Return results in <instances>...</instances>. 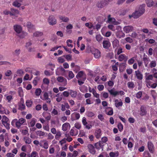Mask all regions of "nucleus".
Masks as SVG:
<instances>
[{"label": "nucleus", "mask_w": 157, "mask_h": 157, "mask_svg": "<svg viewBox=\"0 0 157 157\" xmlns=\"http://www.w3.org/2000/svg\"><path fill=\"white\" fill-rule=\"evenodd\" d=\"M68 91L70 92V95L72 98H75L77 97L78 92L76 91L69 90H68Z\"/></svg>", "instance_id": "obj_24"}, {"label": "nucleus", "mask_w": 157, "mask_h": 157, "mask_svg": "<svg viewBox=\"0 0 157 157\" xmlns=\"http://www.w3.org/2000/svg\"><path fill=\"white\" fill-rule=\"evenodd\" d=\"M117 127L119 130L120 132L122 131L123 129V126L121 123L120 122L117 125Z\"/></svg>", "instance_id": "obj_46"}, {"label": "nucleus", "mask_w": 157, "mask_h": 157, "mask_svg": "<svg viewBox=\"0 0 157 157\" xmlns=\"http://www.w3.org/2000/svg\"><path fill=\"white\" fill-rule=\"evenodd\" d=\"M146 108L144 105H142L140 107V115L141 116L145 115L147 113Z\"/></svg>", "instance_id": "obj_18"}, {"label": "nucleus", "mask_w": 157, "mask_h": 157, "mask_svg": "<svg viewBox=\"0 0 157 157\" xmlns=\"http://www.w3.org/2000/svg\"><path fill=\"white\" fill-rule=\"evenodd\" d=\"M39 80V78L38 77L35 78L33 81V83L35 86H36Z\"/></svg>", "instance_id": "obj_61"}, {"label": "nucleus", "mask_w": 157, "mask_h": 157, "mask_svg": "<svg viewBox=\"0 0 157 157\" xmlns=\"http://www.w3.org/2000/svg\"><path fill=\"white\" fill-rule=\"evenodd\" d=\"M3 92H5L6 90V88L5 86L2 85H0V93L2 92V91Z\"/></svg>", "instance_id": "obj_59"}, {"label": "nucleus", "mask_w": 157, "mask_h": 157, "mask_svg": "<svg viewBox=\"0 0 157 157\" xmlns=\"http://www.w3.org/2000/svg\"><path fill=\"white\" fill-rule=\"evenodd\" d=\"M145 5L143 4L141 5L137 10H136L135 12L132 13L131 15H129L130 18L133 17L134 18H137L143 14L145 11Z\"/></svg>", "instance_id": "obj_1"}, {"label": "nucleus", "mask_w": 157, "mask_h": 157, "mask_svg": "<svg viewBox=\"0 0 157 157\" xmlns=\"http://www.w3.org/2000/svg\"><path fill=\"white\" fill-rule=\"evenodd\" d=\"M142 94V92L139 91L136 94V97L137 98H140L141 97Z\"/></svg>", "instance_id": "obj_60"}, {"label": "nucleus", "mask_w": 157, "mask_h": 157, "mask_svg": "<svg viewBox=\"0 0 157 157\" xmlns=\"http://www.w3.org/2000/svg\"><path fill=\"white\" fill-rule=\"evenodd\" d=\"M13 29L16 33L18 34L21 33L22 30L21 27L18 25H15L13 26Z\"/></svg>", "instance_id": "obj_16"}, {"label": "nucleus", "mask_w": 157, "mask_h": 157, "mask_svg": "<svg viewBox=\"0 0 157 157\" xmlns=\"http://www.w3.org/2000/svg\"><path fill=\"white\" fill-rule=\"evenodd\" d=\"M23 0H15L13 3L12 5L14 7L19 8L21 5V2Z\"/></svg>", "instance_id": "obj_20"}, {"label": "nucleus", "mask_w": 157, "mask_h": 157, "mask_svg": "<svg viewBox=\"0 0 157 157\" xmlns=\"http://www.w3.org/2000/svg\"><path fill=\"white\" fill-rule=\"evenodd\" d=\"M25 121L26 120L25 119L22 118L19 119L18 120L17 119H14L12 120L11 124L13 126H14L15 124L16 127L19 128Z\"/></svg>", "instance_id": "obj_2"}, {"label": "nucleus", "mask_w": 157, "mask_h": 157, "mask_svg": "<svg viewBox=\"0 0 157 157\" xmlns=\"http://www.w3.org/2000/svg\"><path fill=\"white\" fill-rule=\"evenodd\" d=\"M111 44L109 40H104L103 42V47L104 48L108 49L110 47Z\"/></svg>", "instance_id": "obj_19"}, {"label": "nucleus", "mask_w": 157, "mask_h": 157, "mask_svg": "<svg viewBox=\"0 0 157 157\" xmlns=\"http://www.w3.org/2000/svg\"><path fill=\"white\" fill-rule=\"evenodd\" d=\"M143 59L144 62V65L145 67H147L149 62L150 61L149 58L146 57H144Z\"/></svg>", "instance_id": "obj_39"}, {"label": "nucleus", "mask_w": 157, "mask_h": 157, "mask_svg": "<svg viewBox=\"0 0 157 157\" xmlns=\"http://www.w3.org/2000/svg\"><path fill=\"white\" fill-rule=\"evenodd\" d=\"M43 83L46 84L47 85H48L50 81L49 79H48L47 78H45L43 79Z\"/></svg>", "instance_id": "obj_54"}, {"label": "nucleus", "mask_w": 157, "mask_h": 157, "mask_svg": "<svg viewBox=\"0 0 157 157\" xmlns=\"http://www.w3.org/2000/svg\"><path fill=\"white\" fill-rule=\"evenodd\" d=\"M112 44L113 48L117 47L119 45L118 40L116 39H115L113 41Z\"/></svg>", "instance_id": "obj_36"}, {"label": "nucleus", "mask_w": 157, "mask_h": 157, "mask_svg": "<svg viewBox=\"0 0 157 157\" xmlns=\"http://www.w3.org/2000/svg\"><path fill=\"white\" fill-rule=\"evenodd\" d=\"M24 26L28 27V30L30 32H32L34 29V27L30 22H27L24 24Z\"/></svg>", "instance_id": "obj_11"}, {"label": "nucleus", "mask_w": 157, "mask_h": 157, "mask_svg": "<svg viewBox=\"0 0 157 157\" xmlns=\"http://www.w3.org/2000/svg\"><path fill=\"white\" fill-rule=\"evenodd\" d=\"M59 18L62 21L65 22H68L69 20L68 17L65 16H60L59 17Z\"/></svg>", "instance_id": "obj_35"}, {"label": "nucleus", "mask_w": 157, "mask_h": 157, "mask_svg": "<svg viewBox=\"0 0 157 157\" xmlns=\"http://www.w3.org/2000/svg\"><path fill=\"white\" fill-rule=\"evenodd\" d=\"M10 113V112L7 110L6 108L4 107L3 108V109H2L1 111H0V113L1 114H5L6 115L9 114Z\"/></svg>", "instance_id": "obj_38"}, {"label": "nucleus", "mask_w": 157, "mask_h": 157, "mask_svg": "<svg viewBox=\"0 0 157 157\" xmlns=\"http://www.w3.org/2000/svg\"><path fill=\"white\" fill-rule=\"evenodd\" d=\"M133 27L132 26H128L124 27L123 30L126 33H128L133 30Z\"/></svg>", "instance_id": "obj_22"}, {"label": "nucleus", "mask_w": 157, "mask_h": 157, "mask_svg": "<svg viewBox=\"0 0 157 157\" xmlns=\"http://www.w3.org/2000/svg\"><path fill=\"white\" fill-rule=\"evenodd\" d=\"M108 141V139L106 137H103L101 138V141H99L98 143H96L95 144V147L97 149H99V148L103 146V143H105Z\"/></svg>", "instance_id": "obj_3"}, {"label": "nucleus", "mask_w": 157, "mask_h": 157, "mask_svg": "<svg viewBox=\"0 0 157 157\" xmlns=\"http://www.w3.org/2000/svg\"><path fill=\"white\" fill-rule=\"evenodd\" d=\"M10 12V16L14 17H16V15L19 13V11L18 10L13 8H11Z\"/></svg>", "instance_id": "obj_17"}, {"label": "nucleus", "mask_w": 157, "mask_h": 157, "mask_svg": "<svg viewBox=\"0 0 157 157\" xmlns=\"http://www.w3.org/2000/svg\"><path fill=\"white\" fill-rule=\"evenodd\" d=\"M135 76L138 79L141 80L143 79V75L140 71L138 70L135 71Z\"/></svg>", "instance_id": "obj_14"}, {"label": "nucleus", "mask_w": 157, "mask_h": 157, "mask_svg": "<svg viewBox=\"0 0 157 157\" xmlns=\"http://www.w3.org/2000/svg\"><path fill=\"white\" fill-rule=\"evenodd\" d=\"M56 134L55 136V138L57 140H58L59 137L61 136V133L60 132H57L56 133Z\"/></svg>", "instance_id": "obj_56"}, {"label": "nucleus", "mask_w": 157, "mask_h": 157, "mask_svg": "<svg viewBox=\"0 0 157 157\" xmlns=\"http://www.w3.org/2000/svg\"><path fill=\"white\" fill-rule=\"evenodd\" d=\"M92 93L94 96L96 98H100V95H99V94H98L96 90H95L94 89V88H93L92 89Z\"/></svg>", "instance_id": "obj_44"}, {"label": "nucleus", "mask_w": 157, "mask_h": 157, "mask_svg": "<svg viewBox=\"0 0 157 157\" xmlns=\"http://www.w3.org/2000/svg\"><path fill=\"white\" fill-rule=\"evenodd\" d=\"M91 52L95 58L98 59L101 57V52L97 49H93L92 50Z\"/></svg>", "instance_id": "obj_7"}, {"label": "nucleus", "mask_w": 157, "mask_h": 157, "mask_svg": "<svg viewBox=\"0 0 157 157\" xmlns=\"http://www.w3.org/2000/svg\"><path fill=\"white\" fill-rule=\"evenodd\" d=\"M78 133V130L76 128H73L70 130V134L72 136H76Z\"/></svg>", "instance_id": "obj_25"}, {"label": "nucleus", "mask_w": 157, "mask_h": 157, "mask_svg": "<svg viewBox=\"0 0 157 157\" xmlns=\"http://www.w3.org/2000/svg\"><path fill=\"white\" fill-rule=\"evenodd\" d=\"M17 75L19 76H21L24 74L23 71L21 69H18L16 72Z\"/></svg>", "instance_id": "obj_45"}, {"label": "nucleus", "mask_w": 157, "mask_h": 157, "mask_svg": "<svg viewBox=\"0 0 157 157\" xmlns=\"http://www.w3.org/2000/svg\"><path fill=\"white\" fill-rule=\"evenodd\" d=\"M128 87L129 88L133 89L135 87V85L132 82H129L127 83Z\"/></svg>", "instance_id": "obj_42"}, {"label": "nucleus", "mask_w": 157, "mask_h": 157, "mask_svg": "<svg viewBox=\"0 0 157 157\" xmlns=\"http://www.w3.org/2000/svg\"><path fill=\"white\" fill-rule=\"evenodd\" d=\"M44 74L47 76H49L52 75V73L47 70L44 71Z\"/></svg>", "instance_id": "obj_57"}, {"label": "nucleus", "mask_w": 157, "mask_h": 157, "mask_svg": "<svg viewBox=\"0 0 157 157\" xmlns=\"http://www.w3.org/2000/svg\"><path fill=\"white\" fill-rule=\"evenodd\" d=\"M126 67V64L124 63H122L120 66V70L122 71H123Z\"/></svg>", "instance_id": "obj_50"}, {"label": "nucleus", "mask_w": 157, "mask_h": 157, "mask_svg": "<svg viewBox=\"0 0 157 157\" xmlns=\"http://www.w3.org/2000/svg\"><path fill=\"white\" fill-rule=\"evenodd\" d=\"M86 74L83 71H81L79 72L76 76V77L78 79L80 78L82 79V80L85 81L86 79Z\"/></svg>", "instance_id": "obj_6"}, {"label": "nucleus", "mask_w": 157, "mask_h": 157, "mask_svg": "<svg viewBox=\"0 0 157 157\" xmlns=\"http://www.w3.org/2000/svg\"><path fill=\"white\" fill-rule=\"evenodd\" d=\"M70 127V124L68 123H66L63 124L62 126V130L63 131H66L67 130L68 127Z\"/></svg>", "instance_id": "obj_33"}, {"label": "nucleus", "mask_w": 157, "mask_h": 157, "mask_svg": "<svg viewBox=\"0 0 157 157\" xmlns=\"http://www.w3.org/2000/svg\"><path fill=\"white\" fill-rule=\"evenodd\" d=\"M36 120L34 118L32 119L29 121L28 122V124L29 127H33L35 125L36 122Z\"/></svg>", "instance_id": "obj_27"}, {"label": "nucleus", "mask_w": 157, "mask_h": 157, "mask_svg": "<svg viewBox=\"0 0 157 157\" xmlns=\"http://www.w3.org/2000/svg\"><path fill=\"white\" fill-rule=\"evenodd\" d=\"M58 61L59 63H62L64 62L65 60L62 57H59L58 58Z\"/></svg>", "instance_id": "obj_64"}, {"label": "nucleus", "mask_w": 157, "mask_h": 157, "mask_svg": "<svg viewBox=\"0 0 157 157\" xmlns=\"http://www.w3.org/2000/svg\"><path fill=\"white\" fill-rule=\"evenodd\" d=\"M147 148L151 153H153L155 150V146L153 143L151 141H149L147 144Z\"/></svg>", "instance_id": "obj_5"}, {"label": "nucleus", "mask_w": 157, "mask_h": 157, "mask_svg": "<svg viewBox=\"0 0 157 157\" xmlns=\"http://www.w3.org/2000/svg\"><path fill=\"white\" fill-rule=\"evenodd\" d=\"M57 80L58 82L62 83V86H66L67 84V79L62 76L58 77Z\"/></svg>", "instance_id": "obj_10"}, {"label": "nucleus", "mask_w": 157, "mask_h": 157, "mask_svg": "<svg viewBox=\"0 0 157 157\" xmlns=\"http://www.w3.org/2000/svg\"><path fill=\"white\" fill-rule=\"evenodd\" d=\"M25 108V106L24 104L23 99H21L20 102L19 103V109L21 110H24Z\"/></svg>", "instance_id": "obj_23"}, {"label": "nucleus", "mask_w": 157, "mask_h": 157, "mask_svg": "<svg viewBox=\"0 0 157 157\" xmlns=\"http://www.w3.org/2000/svg\"><path fill=\"white\" fill-rule=\"evenodd\" d=\"M135 57H133L129 59L128 60V63L129 65H131L135 61Z\"/></svg>", "instance_id": "obj_49"}, {"label": "nucleus", "mask_w": 157, "mask_h": 157, "mask_svg": "<svg viewBox=\"0 0 157 157\" xmlns=\"http://www.w3.org/2000/svg\"><path fill=\"white\" fill-rule=\"evenodd\" d=\"M9 120L6 116H3L2 117V123L5 121H9Z\"/></svg>", "instance_id": "obj_58"}, {"label": "nucleus", "mask_w": 157, "mask_h": 157, "mask_svg": "<svg viewBox=\"0 0 157 157\" xmlns=\"http://www.w3.org/2000/svg\"><path fill=\"white\" fill-rule=\"evenodd\" d=\"M116 36L117 37L121 38L124 37L125 35L122 31H119L116 33Z\"/></svg>", "instance_id": "obj_31"}, {"label": "nucleus", "mask_w": 157, "mask_h": 157, "mask_svg": "<svg viewBox=\"0 0 157 157\" xmlns=\"http://www.w3.org/2000/svg\"><path fill=\"white\" fill-rule=\"evenodd\" d=\"M66 156V153L65 151H62L61 153L57 152L56 156V157H65Z\"/></svg>", "instance_id": "obj_34"}, {"label": "nucleus", "mask_w": 157, "mask_h": 157, "mask_svg": "<svg viewBox=\"0 0 157 157\" xmlns=\"http://www.w3.org/2000/svg\"><path fill=\"white\" fill-rule=\"evenodd\" d=\"M67 71L65 70L62 67H59L56 70V74L57 75H60L59 72H62L61 75L64 76V74Z\"/></svg>", "instance_id": "obj_12"}, {"label": "nucleus", "mask_w": 157, "mask_h": 157, "mask_svg": "<svg viewBox=\"0 0 157 157\" xmlns=\"http://www.w3.org/2000/svg\"><path fill=\"white\" fill-rule=\"evenodd\" d=\"M115 105L117 107H118L119 106H121L122 105L123 103L121 101L118 102V100L117 99H116L115 101Z\"/></svg>", "instance_id": "obj_40"}, {"label": "nucleus", "mask_w": 157, "mask_h": 157, "mask_svg": "<svg viewBox=\"0 0 157 157\" xmlns=\"http://www.w3.org/2000/svg\"><path fill=\"white\" fill-rule=\"evenodd\" d=\"M40 146L45 149H47L48 147V141L47 140H42L40 143Z\"/></svg>", "instance_id": "obj_15"}, {"label": "nucleus", "mask_w": 157, "mask_h": 157, "mask_svg": "<svg viewBox=\"0 0 157 157\" xmlns=\"http://www.w3.org/2000/svg\"><path fill=\"white\" fill-rule=\"evenodd\" d=\"M146 2L147 6L148 7H151L154 3L152 0H146Z\"/></svg>", "instance_id": "obj_37"}, {"label": "nucleus", "mask_w": 157, "mask_h": 157, "mask_svg": "<svg viewBox=\"0 0 157 157\" xmlns=\"http://www.w3.org/2000/svg\"><path fill=\"white\" fill-rule=\"evenodd\" d=\"M4 96L6 97V100L8 102H10L11 100L13 99V97L12 95H8L7 94H5Z\"/></svg>", "instance_id": "obj_43"}, {"label": "nucleus", "mask_w": 157, "mask_h": 157, "mask_svg": "<svg viewBox=\"0 0 157 157\" xmlns=\"http://www.w3.org/2000/svg\"><path fill=\"white\" fill-rule=\"evenodd\" d=\"M105 4V0H102L98 2L96 4V6L99 8H102L104 6Z\"/></svg>", "instance_id": "obj_26"}, {"label": "nucleus", "mask_w": 157, "mask_h": 157, "mask_svg": "<svg viewBox=\"0 0 157 157\" xmlns=\"http://www.w3.org/2000/svg\"><path fill=\"white\" fill-rule=\"evenodd\" d=\"M156 61L155 60H152L151 61L149 64L150 67L151 68L155 67H156Z\"/></svg>", "instance_id": "obj_47"}, {"label": "nucleus", "mask_w": 157, "mask_h": 157, "mask_svg": "<svg viewBox=\"0 0 157 157\" xmlns=\"http://www.w3.org/2000/svg\"><path fill=\"white\" fill-rule=\"evenodd\" d=\"M46 68L47 69H50L52 71H54V69L55 68V65L54 64L49 63L46 65Z\"/></svg>", "instance_id": "obj_29"}, {"label": "nucleus", "mask_w": 157, "mask_h": 157, "mask_svg": "<svg viewBox=\"0 0 157 157\" xmlns=\"http://www.w3.org/2000/svg\"><path fill=\"white\" fill-rule=\"evenodd\" d=\"M38 155V153L36 151H33L32 152L30 155V154L29 156L31 157H36Z\"/></svg>", "instance_id": "obj_62"}, {"label": "nucleus", "mask_w": 157, "mask_h": 157, "mask_svg": "<svg viewBox=\"0 0 157 157\" xmlns=\"http://www.w3.org/2000/svg\"><path fill=\"white\" fill-rule=\"evenodd\" d=\"M75 127L77 129H79L81 127V124L78 122H77L75 124Z\"/></svg>", "instance_id": "obj_63"}, {"label": "nucleus", "mask_w": 157, "mask_h": 157, "mask_svg": "<svg viewBox=\"0 0 157 157\" xmlns=\"http://www.w3.org/2000/svg\"><path fill=\"white\" fill-rule=\"evenodd\" d=\"M67 46L69 47L72 48L73 47V45L71 44L72 42V41L70 40H68L67 41Z\"/></svg>", "instance_id": "obj_53"}, {"label": "nucleus", "mask_w": 157, "mask_h": 157, "mask_svg": "<svg viewBox=\"0 0 157 157\" xmlns=\"http://www.w3.org/2000/svg\"><path fill=\"white\" fill-rule=\"evenodd\" d=\"M24 140L26 143L30 144L31 142V139L29 137H25L24 138Z\"/></svg>", "instance_id": "obj_51"}, {"label": "nucleus", "mask_w": 157, "mask_h": 157, "mask_svg": "<svg viewBox=\"0 0 157 157\" xmlns=\"http://www.w3.org/2000/svg\"><path fill=\"white\" fill-rule=\"evenodd\" d=\"M48 22L51 25H53L56 23V20L53 15L50 16L48 19Z\"/></svg>", "instance_id": "obj_9"}, {"label": "nucleus", "mask_w": 157, "mask_h": 157, "mask_svg": "<svg viewBox=\"0 0 157 157\" xmlns=\"http://www.w3.org/2000/svg\"><path fill=\"white\" fill-rule=\"evenodd\" d=\"M118 59L119 61H127L128 57L124 54H122L119 55Z\"/></svg>", "instance_id": "obj_21"}, {"label": "nucleus", "mask_w": 157, "mask_h": 157, "mask_svg": "<svg viewBox=\"0 0 157 157\" xmlns=\"http://www.w3.org/2000/svg\"><path fill=\"white\" fill-rule=\"evenodd\" d=\"M108 109H110V110H109L108 112L106 113V114L109 115H112L113 114V109L111 107H108Z\"/></svg>", "instance_id": "obj_55"}, {"label": "nucleus", "mask_w": 157, "mask_h": 157, "mask_svg": "<svg viewBox=\"0 0 157 157\" xmlns=\"http://www.w3.org/2000/svg\"><path fill=\"white\" fill-rule=\"evenodd\" d=\"M67 71L68 72V77L65 75L64 76L67 78L68 80L71 79L74 77L75 75L72 71L69 70H67Z\"/></svg>", "instance_id": "obj_28"}, {"label": "nucleus", "mask_w": 157, "mask_h": 157, "mask_svg": "<svg viewBox=\"0 0 157 157\" xmlns=\"http://www.w3.org/2000/svg\"><path fill=\"white\" fill-rule=\"evenodd\" d=\"M94 135L97 139L99 138L101 135V129L96 130L95 131Z\"/></svg>", "instance_id": "obj_30"}, {"label": "nucleus", "mask_w": 157, "mask_h": 157, "mask_svg": "<svg viewBox=\"0 0 157 157\" xmlns=\"http://www.w3.org/2000/svg\"><path fill=\"white\" fill-rule=\"evenodd\" d=\"M114 88H113L111 90H108V91L110 95L115 97L117 95L119 94H120L121 95H123L124 94V93L123 91L121 90L119 91H114Z\"/></svg>", "instance_id": "obj_4"}, {"label": "nucleus", "mask_w": 157, "mask_h": 157, "mask_svg": "<svg viewBox=\"0 0 157 157\" xmlns=\"http://www.w3.org/2000/svg\"><path fill=\"white\" fill-rule=\"evenodd\" d=\"M32 104V102L31 100H28L26 102V106L28 107H30L31 106Z\"/></svg>", "instance_id": "obj_52"}, {"label": "nucleus", "mask_w": 157, "mask_h": 157, "mask_svg": "<svg viewBox=\"0 0 157 157\" xmlns=\"http://www.w3.org/2000/svg\"><path fill=\"white\" fill-rule=\"evenodd\" d=\"M82 122L84 126H85V128L90 129L91 127V125L90 124H87V123L86 121V118L84 117L82 118Z\"/></svg>", "instance_id": "obj_13"}, {"label": "nucleus", "mask_w": 157, "mask_h": 157, "mask_svg": "<svg viewBox=\"0 0 157 157\" xmlns=\"http://www.w3.org/2000/svg\"><path fill=\"white\" fill-rule=\"evenodd\" d=\"M107 21L109 23H113L115 24L116 20L114 18L111 17V15H109L108 16V19Z\"/></svg>", "instance_id": "obj_32"}, {"label": "nucleus", "mask_w": 157, "mask_h": 157, "mask_svg": "<svg viewBox=\"0 0 157 157\" xmlns=\"http://www.w3.org/2000/svg\"><path fill=\"white\" fill-rule=\"evenodd\" d=\"M3 125L7 129L9 130L10 128L9 121H5L2 123Z\"/></svg>", "instance_id": "obj_41"}, {"label": "nucleus", "mask_w": 157, "mask_h": 157, "mask_svg": "<svg viewBox=\"0 0 157 157\" xmlns=\"http://www.w3.org/2000/svg\"><path fill=\"white\" fill-rule=\"evenodd\" d=\"M96 39L99 42H100L102 40L103 37L101 35L98 34L96 36Z\"/></svg>", "instance_id": "obj_48"}, {"label": "nucleus", "mask_w": 157, "mask_h": 157, "mask_svg": "<svg viewBox=\"0 0 157 157\" xmlns=\"http://www.w3.org/2000/svg\"><path fill=\"white\" fill-rule=\"evenodd\" d=\"M89 152L92 155H94L96 152L94 147L92 144H88L87 146Z\"/></svg>", "instance_id": "obj_8"}]
</instances>
